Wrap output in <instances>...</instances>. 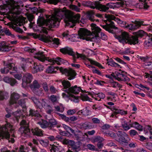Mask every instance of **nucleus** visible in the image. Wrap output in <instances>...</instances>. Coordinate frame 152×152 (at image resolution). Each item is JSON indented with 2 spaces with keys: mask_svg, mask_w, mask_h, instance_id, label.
Wrapping results in <instances>:
<instances>
[{
  "mask_svg": "<svg viewBox=\"0 0 152 152\" xmlns=\"http://www.w3.org/2000/svg\"><path fill=\"white\" fill-rule=\"evenodd\" d=\"M64 16H65L64 21L66 25L70 27H73L76 23H79L80 17L79 14L74 15L71 11L58 9L55 10L54 14L52 16L55 17L58 20L60 21Z\"/></svg>",
  "mask_w": 152,
  "mask_h": 152,
  "instance_id": "1",
  "label": "nucleus"
},
{
  "mask_svg": "<svg viewBox=\"0 0 152 152\" xmlns=\"http://www.w3.org/2000/svg\"><path fill=\"white\" fill-rule=\"evenodd\" d=\"M105 18H107V20H108L109 22V23H106V26H105V30L112 34H117L120 31L114 25L113 22L111 21V20H114L121 27L128 28L131 30L136 29V28H134V24H130L126 26V22L121 20L118 18H115L112 15H105Z\"/></svg>",
  "mask_w": 152,
  "mask_h": 152,
  "instance_id": "2",
  "label": "nucleus"
},
{
  "mask_svg": "<svg viewBox=\"0 0 152 152\" xmlns=\"http://www.w3.org/2000/svg\"><path fill=\"white\" fill-rule=\"evenodd\" d=\"M34 57L42 62H44L45 60H48V61L51 63V64L52 65H53L55 63H56L58 65H61L65 63V61L59 57L48 59L49 58L46 57L44 54V52H42L39 51L35 53Z\"/></svg>",
  "mask_w": 152,
  "mask_h": 152,
  "instance_id": "3",
  "label": "nucleus"
},
{
  "mask_svg": "<svg viewBox=\"0 0 152 152\" xmlns=\"http://www.w3.org/2000/svg\"><path fill=\"white\" fill-rule=\"evenodd\" d=\"M78 32V35L80 39L92 42H95L96 40V37L91 34V32L86 29L81 28H80Z\"/></svg>",
  "mask_w": 152,
  "mask_h": 152,
  "instance_id": "4",
  "label": "nucleus"
},
{
  "mask_svg": "<svg viewBox=\"0 0 152 152\" xmlns=\"http://www.w3.org/2000/svg\"><path fill=\"white\" fill-rule=\"evenodd\" d=\"M60 51L63 54H67L73 57V62H75L76 58H80L85 59L86 56L82 54H79L76 52V54L73 51L72 48L69 47H66L60 49Z\"/></svg>",
  "mask_w": 152,
  "mask_h": 152,
  "instance_id": "5",
  "label": "nucleus"
},
{
  "mask_svg": "<svg viewBox=\"0 0 152 152\" xmlns=\"http://www.w3.org/2000/svg\"><path fill=\"white\" fill-rule=\"evenodd\" d=\"M39 40L45 42H50L53 44V46L58 47L60 44L59 40L58 38L46 36L44 35H41L39 36Z\"/></svg>",
  "mask_w": 152,
  "mask_h": 152,
  "instance_id": "6",
  "label": "nucleus"
},
{
  "mask_svg": "<svg viewBox=\"0 0 152 152\" xmlns=\"http://www.w3.org/2000/svg\"><path fill=\"white\" fill-rule=\"evenodd\" d=\"M12 127V125L9 123H7L4 126L0 128V137L3 138L7 139L10 137V135L8 131L10 130Z\"/></svg>",
  "mask_w": 152,
  "mask_h": 152,
  "instance_id": "7",
  "label": "nucleus"
},
{
  "mask_svg": "<svg viewBox=\"0 0 152 152\" xmlns=\"http://www.w3.org/2000/svg\"><path fill=\"white\" fill-rule=\"evenodd\" d=\"M60 71L63 74H65L69 77L68 79L69 80L73 79L75 78L76 73L75 71L71 69H64L63 68H59Z\"/></svg>",
  "mask_w": 152,
  "mask_h": 152,
  "instance_id": "8",
  "label": "nucleus"
},
{
  "mask_svg": "<svg viewBox=\"0 0 152 152\" xmlns=\"http://www.w3.org/2000/svg\"><path fill=\"white\" fill-rule=\"evenodd\" d=\"M138 3L136 2H133L132 4L135 8L140 9L147 10L149 7L148 4L147 0H139Z\"/></svg>",
  "mask_w": 152,
  "mask_h": 152,
  "instance_id": "9",
  "label": "nucleus"
},
{
  "mask_svg": "<svg viewBox=\"0 0 152 152\" xmlns=\"http://www.w3.org/2000/svg\"><path fill=\"white\" fill-rule=\"evenodd\" d=\"M60 21L58 20L54 16H51L50 18L48 19L46 25L50 28L57 27L59 24Z\"/></svg>",
  "mask_w": 152,
  "mask_h": 152,
  "instance_id": "10",
  "label": "nucleus"
},
{
  "mask_svg": "<svg viewBox=\"0 0 152 152\" xmlns=\"http://www.w3.org/2000/svg\"><path fill=\"white\" fill-rule=\"evenodd\" d=\"M117 134L118 138H116V140L120 143H127L130 140V139L127 134L125 133H124V135H122L121 132L118 131Z\"/></svg>",
  "mask_w": 152,
  "mask_h": 152,
  "instance_id": "11",
  "label": "nucleus"
},
{
  "mask_svg": "<svg viewBox=\"0 0 152 152\" xmlns=\"http://www.w3.org/2000/svg\"><path fill=\"white\" fill-rule=\"evenodd\" d=\"M113 77L118 81H124L126 82H129L130 79L127 76L122 73L116 72L112 74Z\"/></svg>",
  "mask_w": 152,
  "mask_h": 152,
  "instance_id": "12",
  "label": "nucleus"
},
{
  "mask_svg": "<svg viewBox=\"0 0 152 152\" xmlns=\"http://www.w3.org/2000/svg\"><path fill=\"white\" fill-rule=\"evenodd\" d=\"M33 79L32 75L30 73H27L25 74L22 78V86L26 87L28 84L30 83Z\"/></svg>",
  "mask_w": 152,
  "mask_h": 152,
  "instance_id": "13",
  "label": "nucleus"
},
{
  "mask_svg": "<svg viewBox=\"0 0 152 152\" xmlns=\"http://www.w3.org/2000/svg\"><path fill=\"white\" fill-rule=\"evenodd\" d=\"M7 2V4L12 7L11 12L13 14L18 15L20 13V11L19 10L20 7L18 5L15 4V1H14L13 3L10 2L9 0H8Z\"/></svg>",
  "mask_w": 152,
  "mask_h": 152,
  "instance_id": "14",
  "label": "nucleus"
},
{
  "mask_svg": "<svg viewBox=\"0 0 152 152\" xmlns=\"http://www.w3.org/2000/svg\"><path fill=\"white\" fill-rule=\"evenodd\" d=\"M13 64L9 63L6 65V67H4L1 69V72L2 74H7L9 72V69H11L15 71H17V68L15 66H13L12 64Z\"/></svg>",
  "mask_w": 152,
  "mask_h": 152,
  "instance_id": "15",
  "label": "nucleus"
},
{
  "mask_svg": "<svg viewBox=\"0 0 152 152\" xmlns=\"http://www.w3.org/2000/svg\"><path fill=\"white\" fill-rule=\"evenodd\" d=\"M129 37L128 34L125 31L122 32L120 36L117 37L118 41L121 42L126 43L127 40Z\"/></svg>",
  "mask_w": 152,
  "mask_h": 152,
  "instance_id": "16",
  "label": "nucleus"
},
{
  "mask_svg": "<svg viewBox=\"0 0 152 152\" xmlns=\"http://www.w3.org/2000/svg\"><path fill=\"white\" fill-rule=\"evenodd\" d=\"M89 7L91 9L96 8L101 11H104V6L100 4L99 1L92 2Z\"/></svg>",
  "mask_w": 152,
  "mask_h": 152,
  "instance_id": "17",
  "label": "nucleus"
},
{
  "mask_svg": "<svg viewBox=\"0 0 152 152\" xmlns=\"http://www.w3.org/2000/svg\"><path fill=\"white\" fill-rule=\"evenodd\" d=\"M20 97V95L18 93L14 92L12 94L9 102L10 105H11L14 104H16Z\"/></svg>",
  "mask_w": 152,
  "mask_h": 152,
  "instance_id": "18",
  "label": "nucleus"
},
{
  "mask_svg": "<svg viewBox=\"0 0 152 152\" xmlns=\"http://www.w3.org/2000/svg\"><path fill=\"white\" fill-rule=\"evenodd\" d=\"M80 87H77V86L69 88L68 89L65 90V91L68 93H70L77 94L81 90Z\"/></svg>",
  "mask_w": 152,
  "mask_h": 152,
  "instance_id": "19",
  "label": "nucleus"
},
{
  "mask_svg": "<svg viewBox=\"0 0 152 152\" xmlns=\"http://www.w3.org/2000/svg\"><path fill=\"white\" fill-rule=\"evenodd\" d=\"M70 146H71L72 150L75 152H78L80 150V142H75L72 140Z\"/></svg>",
  "mask_w": 152,
  "mask_h": 152,
  "instance_id": "20",
  "label": "nucleus"
},
{
  "mask_svg": "<svg viewBox=\"0 0 152 152\" xmlns=\"http://www.w3.org/2000/svg\"><path fill=\"white\" fill-rule=\"evenodd\" d=\"M91 25L92 26V33L94 35V36L96 37H96H99V34L100 33L101 29L98 27L96 26V25L95 24L92 23Z\"/></svg>",
  "mask_w": 152,
  "mask_h": 152,
  "instance_id": "21",
  "label": "nucleus"
},
{
  "mask_svg": "<svg viewBox=\"0 0 152 152\" xmlns=\"http://www.w3.org/2000/svg\"><path fill=\"white\" fill-rule=\"evenodd\" d=\"M11 49V48L6 45L5 42L3 41L0 43V51H8Z\"/></svg>",
  "mask_w": 152,
  "mask_h": 152,
  "instance_id": "22",
  "label": "nucleus"
},
{
  "mask_svg": "<svg viewBox=\"0 0 152 152\" xmlns=\"http://www.w3.org/2000/svg\"><path fill=\"white\" fill-rule=\"evenodd\" d=\"M146 38L148 40H146L144 43V46L147 48H148L151 47L152 45L151 42H152V33L149 34L147 35Z\"/></svg>",
  "mask_w": 152,
  "mask_h": 152,
  "instance_id": "23",
  "label": "nucleus"
},
{
  "mask_svg": "<svg viewBox=\"0 0 152 152\" xmlns=\"http://www.w3.org/2000/svg\"><path fill=\"white\" fill-rule=\"evenodd\" d=\"M77 126L80 129L84 130L89 129L91 127L89 124V122H87L77 124Z\"/></svg>",
  "mask_w": 152,
  "mask_h": 152,
  "instance_id": "24",
  "label": "nucleus"
},
{
  "mask_svg": "<svg viewBox=\"0 0 152 152\" xmlns=\"http://www.w3.org/2000/svg\"><path fill=\"white\" fill-rule=\"evenodd\" d=\"M138 42L137 37L136 36H132L129 37L126 42L130 45H135Z\"/></svg>",
  "mask_w": 152,
  "mask_h": 152,
  "instance_id": "25",
  "label": "nucleus"
},
{
  "mask_svg": "<svg viewBox=\"0 0 152 152\" xmlns=\"http://www.w3.org/2000/svg\"><path fill=\"white\" fill-rule=\"evenodd\" d=\"M107 61V64L108 65L114 66L118 68H122L119 65L114 62L111 58L106 59Z\"/></svg>",
  "mask_w": 152,
  "mask_h": 152,
  "instance_id": "26",
  "label": "nucleus"
},
{
  "mask_svg": "<svg viewBox=\"0 0 152 152\" xmlns=\"http://www.w3.org/2000/svg\"><path fill=\"white\" fill-rule=\"evenodd\" d=\"M32 133L34 135L41 136L43 135L42 131L38 128L32 129L31 130Z\"/></svg>",
  "mask_w": 152,
  "mask_h": 152,
  "instance_id": "27",
  "label": "nucleus"
},
{
  "mask_svg": "<svg viewBox=\"0 0 152 152\" xmlns=\"http://www.w3.org/2000/svg\"><path fill=\"white\" fill-rule=\"evenodd\" d=\"M95 12L93 10L89 11L87 12V18L91 21H94L95 20L94 18L93 15H94Z\"/></svg>",
  "mask_w": 152,
  "mask_h": 152,
  "instance_id": "28",
  "label": "nucleus"
},
{
  "mask_svg": "<svg viewBox=\"0 0 152 152\" xmlns=\"http://www.w3.org/2000/svg\"><path fill=\"white\" fill-rule=\"evenodd\" d=\"M41 104L42 106L41 108H39L40 109H42L43 107L45 109L48 108L50 106L49 104V101L46 99H42V102H41Z\"/></svg>",
  "mask_w": 152,
  "mask_h": 152,
  "instance_id": "29",
  "label": "nucleus"
},
{
  "mask_svg": "<svg viewBox=\"0 0 152 152\" xmlns=\"http://www.w3.org/2000/svg\"><path fill=\"white\" fill-rule=\"evenodd\" d=\"M42 128H49V123L45 120H42L37 123Z\"/></svg>",
  "mask_w": 152,
  "mask_h": 152,
  "instance_id": "30",
  "label": "nucleus"
},
{
  "mask_svg": "<svg viewBox=\"0 0 152 152\" xmlns=\"http://www.w3.org/2000/svg\"><path fill=\"white\" fill-rule=\"evenodd\" d=\"M9 97L8 93L4 91H0V100L7 99Z\"/></svg>",
  "mask_w": 152,
  "mask_h": 152,
  "instance_id": "31",
  "label": "nucleus"
},
{
  "mask_svg": "<svg viewBox=\"0 0 152 152\" xmlns=\"http://www.w3.org/2000/svg\"><path fill=\"white\" fill-rule=\"evenodd\" d=\"M131 127H133L139 131L142 130V126L139 125L137 122H135L130 124Z\"/></svg>",
  "mask_w": 152,
  "mask_h": 152,
  "instance_id": "32",
  "label": "nucleus"
},
{
  "mask_svg": "<svg viewBox=\"0 0 152 152\" xmlns=\"http://www.w3.org/2000/svg\"><path fill=\"white\" fill-rule=\"evenodd\" d=\"M118 1L117 2L114 3V9L118 8L123 6L125 2V1L123 0H120Z\"/></svg>",
  "mask_w": 152,
  "mask_h": 152,
  "instance_id": "33",
  "label": "nucleus"
},
{
  "mask_svg": "<svg viewBox=\"0 0 152 152\" xmlns=\"http://www.w3.org/2000/svg\"><path fill=\"white\" fill-rule=\"evenodd\" d=\"M30 99L37 107L41 108L42 107V106L41 104V102L36 98L34 97H31Z\"/></svg>",
  "mask_w": 152,
  "mask_h": 152,
  "instance_id": "34",
  "label": "nucleus"
},
{
  "mask_svg": "<svg viewBox=\"0 0 152 152\" xmlns=\"http://www.w3.org/2000/svg\"><path fill=\"white\" fill-rule=\"evenodd\" d=\"M40 86V85L38 81L36 80H34L30 86V87L34 89L39 88Z\"/></svg>",
  "mask_w": 152,
  "mask_h": 152,
  "instance_id": "35",
  "label": "nucleus"
},
{
  "mask_svg": "<svg viewBox=\"0 0 152 152\" xmlns=\"http://www.w3.org/2000/svg\"><path fill=\"white\" fill-rule=\"evenodd\" d=\"M89 110L87 109V107L83 109L82 110L78 111V113L79 115L82 114L84 115H88L89 114Z\"/></svg>",
  "mask_w": 152,
  "mask_h": 152,
  "instance_id": "36",
  "label": "nucleus"
},
{
  "mask_svg": "<svg viewBox=\"0 0 152 152\" xmlns=\"http://www.w3.org/2000/svg\"><path fill=\"white\" fill-rule=\"evenodd\" d=\"M62 84L64 89L69 88L71 86L68 80H64L62 82Z\"/></svg>",
  "mask_w": 152,
  "mask_h": 152,
  "instance_id": "37",
  "label": "nucleus"
},
{
  "mask_svg": "<svg viewBox=\"0 0 152 152\" xmlns=\"http://www.w3.org/2000/svg\"><path fill=\"white\" fill-rule=\"evenodd\" d=\"M25 99H23L19 100L18 101L16 104L21 106L23 108H25L26 107Z\"/></svg>",
  "mask_w": 152,
  "mask_h": 152,
  "instance_id": "38",
  "label": "nucleus"
},
{
  "mask_svg": "<svg viewBox=\"0 0 152 152\" xmlns=\"http://www.w3.org/2000/svg\"><path fill=\"white\" fill-rule=\"evenodd\" d=\"M88 60L90 62L91 64L94 65L100 68H104V67L102 66L100 64L97 62L89 58H88Z\"/></svg>",
  "mask_w": 152,
  "mask_h": 152,
  "instance_id": "39",
  "label": "nucleus"
},
{
  "mask_svg": "<svg viewBox=\"0 0 152 152\" xmlns=\"http://www.w3.org/2000/svg\"><path fill=\"white\" fill-rule=\"evenodd\" d=\"M49 128H51L53 126L57 124V122L53 119H51L49 121Z\"/></svg>",
  "mask_w": 152,
  "mask_h": 152,
  "instance_id": "40",
  "label": "nucleus"
},
{
  "mask_svg": "<svg viewBox=\"0 0 152 152\" xmlns=\"http://www.w3.org/2000/svg\"><path fill=\"white\" fill-rule=\"evenodd\" d=\"M29 115L31 116H38L39 114L38 113L37 111H35L34 110L30 109L29 110Z\"/></svg>",
  "mask_w": 152,
  "mask_h": 152,
  "instance_id": "41",
  "label": "nucleus"
},
{
  "mask_svg": "<svg viewBox=\"0 0 152 152\" xmlns=\"http://www.w3.org/2000/svg\"><path fill=\"white\" fill-rule=\"evenodd\" d=\"M148 34H147L144 31L142 30H140L136 33L137 36L140 37H142L144 36H146V37L147 35Z\"/></svg>",
  "mask_w": 152,
  "mask_h": 152,
  "instance_id": "42",
  "label": "nucleus"
},
{
  "mask_svg": "<svg viewBox=\"0 0 152 152\" xmlns=\"http://www.w3.org/2000/svg\"><path fill=\"white\" fill-rule=\"evenodd\" d=\"M55 108L56 111L62 113L64 110V107L63 106L62 104L60 105V106H57L55 107Z\"/></svg>",
  "mask_w": 152,
  "mask_h": 152,
  "instance_id": "43",
  "label": "nucleus"
},
{
  "mask_svg": "<svg viewBox=\"0 0 152 152\" xmlns=\"http://www.w3.org/2000/svg\"><path fill=\"white\" fill-rule=\"evenodd\" d=\"M26 18L23 17L19 18L18 20V22L17 23V25L21 26L23 25V23L25 22Z\"/></svg>",
  "mask_w": 152,
  "mask_h": 152,
  "instance_id": "44",
  "label": "nucleus"
},
{
  "mask_svg": "<svg viewBox=\"0 0 152 152\" xmlns=\"http://www.w3.org/2000/svg\"><path fill=\"white\" fill-rule=\"evenodd\" d=\"M80 99L83 101H90V98L86 94L82 95L80 97Z\"/></svg>",
  "mask_w": 152,
  "mask_h": 152,
  "instance_id": "45",
  "label": "nucleus"
},
{
  "mask_svg": "<svg viewBox=\"0 0 152 152\" xmlns=\"http://www.w3.org/2000/svg\"><path fill=\"white\" fill-rule=\"evenodd\" d=\"M112 86L114 88H119L120 89L122 87V85L117 82H113L111 83Z\"/></svg>",
  "mask_w": 152,
  "mask_h": 152,
  "instance_id": "46",
  "label": "nucleus"
},
{
  "mask_svg": "<svg viewBox=\"0 0 152 152\" xmlns=\"http://www.w3.org/2000/svg\"><path fill=\"white\" fill-rule=\"evenodd\" d=\"M50 152H61L60 148L56 146H53L50 150Z\"/></svg>",
  "mask_w": 152,
  "mask_h": 152,
  "instance_id": "47",
  "label": "nucleus"
},
{
  "mask_svg": "<svg viewBox=\"0 0 152 152\" xmlns=\"http://www.w3.org/2000/svg\"><path fill=\"white\" fill-rule=\"evenodd\" d=\"M104 140L103 138L101 137L100 136H97L93 140L94 142H96L99 143L102 142Z\"/></svg>",
  "mask_w": 152,
  "mask_h": 152,
  "instance_id": "48",
  "label": "nucleus"
},
{
  "mask_svg": "<svg viewBox=\"0 0 152 152\" xmlns=\"http://www.w3.org/2000/svg\"><path fill=\"white\" fill-rule=\"evenodd\" d=\"M72 140L66 139H64L62 140L61 142L63 144L70 145Z\"/></svg>",
  "mask_w": 152,
  "mask_h": 152,
  "instance_id": "49",
  "label": "nucleus"
},
{
  "mask_svg": "<svg viewBox=\"0 0 152 152\" xmlns=\"http://www.w3.org/2000/svg\"><path fill=\"white\" fill-rule=\"evenodd\" d=\"M114 3H109L105 6V11L109 9H114Z\"/></svg>",
  "mask_w": 152,
  "mask_h": 152,
  "instance_id": "50",
  "label": "nucleus"
},
{
  "mask_svg": "<svg viewBox=\"0 0 152 152\" xmlns=\"http://www.w3.org/2000/svg\"><path fill=\"white\" fill-rule=\"evenodd\" d=\"M39 141L41 145L44 147H46L48 145V142L47 140H41Z\"/></svg>",
  "mask_w": 152,
  "mask_h": 152,
  "instance_id": "51",
  "label": "nucleus"
},
{
  "mask_svg": "<svg viewBox=\"0 0 152 152\" xmlns=\"http://www.w3.org/2000/svg\"><path fill=\"white\" fill-rule=\"evenodd\" d=\"M58 114L61 118L64 121L67 122H68L69 121V118L67 117H66L65 115L60 113H58Z\"/></svg>",
  "mask_w": 152,
  "mask_h": 152,
  "instance_id": "52",
  "label": "nucleus"
},
{
  "mask_svg": "<svg viewBox=\"0 0 152 152\" xmlns=\"http://www.w3.org/2000/svg\"><path fill=\"white\" fill-rule=\"evenodd\" d=\"M142 24V22L135 21V23L134 24V28H136V29H137L140 27Z\"/></svg>",
  "mask_w": 152,
  "mask_h": 152,
  "instance_id": "53",
  "label": "nucleus"
},
{
  "mask_svg": "<svg viewBox=\"0 0 152 152\" xmlns=\"http://www.w3.org/2000/svg\"><path fill=\"white\" fill-rule=\"evenodd\" d=\"M12 28L16 32L20 33H22L23 31L20 28L13 26Z\"/></svg>",
  "mask_w": 152,
  "mask_h": 152,
  "instance_id": "54",
  "label": "nucleus"
},
{
  "mask_svg": "<svg viewBox=\"0 0 152 152\" xmlns=\"http://www.w3.org/2000/svg\"><path fill=\"white\" fill-rule=\"evenodd\" d=\"M54 69L52 66H50L47 69L46 72L48 73H52L54 72Z\"/></svg>",
  "mask_w": 152,
  "mask_h": 152,
  "instance_id": "55",
  "label": "nucleus"
},
{
  "mask_svg": "<svg viewBox=\"0 0 152 152\" xmlns=\"http://www.w3.org/2000/svg\"><path fill=\"white\" fill-rule=\"evenodd\" d=\"M5 34L7 36H10L12 37H14L15 36L14 35L12 34L9 29H6L4 30V32Z\"/></svg>",
  "mask_w": 152,
  "mask_h": 152,
  "instance_id": "56",
  "label": "nucleus"
},
{
  "mask_svg": "<svg viewBox=\"0 0 152 152\" xmlns=\"http://www.w3.org/2000/svg\"><path fill=\"white\" fill-rule=\"evenodd\" d=\"M106 131H105V134L106 133V135L108 136H110L113 138H115V134L112 132H110L109 133H107V132Z\"/></svg>",
  "mask_w": 152,
  "mask_h": 152,
  "instance_id": "57",
  "label": "nucleus"
},
{
  "mask_svg": "<svg viewBox=\"0 0 152 152\" xmlns=\"http://www.w3.org/2000/svg\"><path fill=\"white\" fill-rule=\"evenodd\" d=\"M21 114V111L20 110H18L14 113V115L16 119H18V118L20 117Z\"/></svg>",
  "mask_w": 152,
  "mask_h": 152,
  "instance_id": "58",
  "label": "nucleus"
},
{
  "mask_svg": "<svg viewBox=\"0 0 152 152\" xmlns=\"http://www.w3.org/2000/svg\"><path fill=\"white\" fill-rule=\"evenodd\" d=\"M69 7L71 9L77 12H79V9L77 7V6L75 5H71L69 6Z\"/></svg>",
  "mask_w": 152,
  "mask_h": 152,
  "instance_id": "59",
  "label": "nucleus"
},
{
  "mask_svg": "<svg viewBox=\"0 0 152 152\" xmlns=\"http://www.w3.org/2000/svg\"><path fill=\"white\" fill-rule=\"evenodd\" d=\"M134 52L133 51H130V49L129 48H126L124 52V53L126 54H128L130 53L133 54Z\"/></svg>",
  "mask_w": 152,
  "mask_h": 152,
  "instance_id": "60",
  "label": "nucleus"
},
{
  "mask_svg": "<svg viewBox=\"0 0 152 152\" xmlns=\"http://www.w3.org/2000/svg\"><path fill=\"white\" fill-rule=\"evenodd\" d=\"M122 126L125 130H127L130 129L131 126L130 127L126 123L124 122L122 124Z\"/></svg>",
  "mask_w": 152,
  "mask_h": 152,
  "instance_id": "61",
  "label": "nucleus"
},
{
  "mask_svg": "<svg viewBox=\"0 0 152 152\" xmlns=\"http://www.w3.org/2000/svg\"><path fill=\"white\" fill-rule=\"evenodd\" d=\"M129 134L131 136L133 137L137 134V132L134 130H131L129 131Z\"/></svg>",
  "mask_w": 152,
  "mask_h": 152,
  "instance_id": "62",
  "label": "nucleus"
},
{
  "mask_svg": "<svg viewBox=\"0 0 152 152\" xmlns=\"http://www.w3.org/2000/svg\"><path fill=\"white\" fill-rule=\"evenodd\" d=\"M63 127L66 130H70L71 131V132L72 133L74 132V130L73 129H72L69 127L68 126L65 124H63Z\"/></svg>",
  "mask_w": 152,
  "mask_h": 152,
  "instance_id": "63",
  "label": "nucleus"
},
{
  "mask_svg": "<svg viewBox=\"0 0 152 152\" xmlns=\"http://www.w3.org/2000/svg\"><path fill=\"white\" fill-rule=\"evenodd\" d=\"M10 82L9 83L12 86H13L15 84L17 83V81L14 78H11Z\"/></svg>",
  "mask_w": 152,
  "mask_h": 152,
  "instance_id": "64",
  "label": "nucleus"
}]
</instances>
